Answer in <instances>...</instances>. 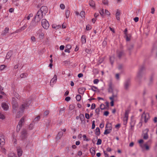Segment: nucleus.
<instances>
[{
  "mask_svg": "<svg viewBox=\"0 0 157 157\" xmlns=\"http://www.w3.org/2000/svg\"><path fill=\"white\" fill-rule=\"evenodd\" d=\"M81 41L82 44H85L86 42V36L84 35H82L81 37Z\"/></svg>",
  "mask_w": 157,
  "mask_h": 157,
  "instance_id": "obj_24",
  "label": "nucleus"
},
{
  "mask_svg": "<svg viewBox=\"0 0 157 157\" xmlns=\"http://www.w3.org/2000/svg\"><path fill=\"white\" fill-rule=\"evenodd\" d=\"M71 99V98L69 97H66L65 98V100L66 101H69Z\"/></svg>",
  "mask_w": 157,
  "mask_h": 157,
  "instance_id": "obj_61",
  "label": "nucleus"
},
{
  "mask_svg": "<svg viewBox=\"0 0 157 157\" xmlns=\"http://www.w3.org/2000/svg\"><path fill=\"white\" fill-rule=\"evenodd\" d=\"M71 48V45L68 44H67L66 47V48L70 50Z\"/></svg>",
  "mask_w": 157,
  "mask_h": 157,
  "instance_id": "obj_50",
  "label": "nucleus"
},
{
  "mask_svg": "<svg viewBox=\"0 0 157 157\" xmlns=\"http://www.w3.org/2000/svg\"><path fill=\"white\" fill-rule=\"evenodd\" d=\"M31 41L33 42H35L36 40L35 38L33 36H32L31 37Z\"/></svg>",
  "mask_w": 157,
  "mask_h": 157,
  "instance_id": "obj_60",
  "label": "nucleus"
},
{
  "mask_svg": "<svg viewBox=\"0 0 157 157\" xmlns=\"http://www.w3.org/2000/svg\"><path fill=\"white\" fill-rule=\"evenodd\" d=\"M70 11L69 10H67L66 11V16L67 19L68 17H69L70 14Z\"/></svg>",
  "mask_w": 157,
  "mask_h": 157,
  "instance_id": "obj_30",
  "label": "nucleus"
},
{
  "mask_svg": "<svg viewBox=\"0 0 157 157\" xmlns=\"http://www.w3.org/2000/svg\"><path fill=\"white\" fill-rule=\"evenodd\" d=\"M82 137L83 138L84 140L86 141H88L89 140L87 138L86 136L85 135H83L82 136Z\"/></svg>",
  "mask_w": 157,
  "mask_h": 157,
  "instance_id": "obj_44",
  "label": "nucleus"
},
{
  "mask_svg": "<svg viewBox=\"0 0 157 157\" xmlns=\"http://www.w3.org/2000/svg\"><path fill=\"white\" fill-rule=\"evenodd\" d=\"M5 143L4 138L3 137H1L0 138V145L1 148H2V146Z\"/></svg>",
  "mask_w": 157,
  "mask_h": 157,
  "instance_id": "obj_19",
  "label": "nucleus"
},
{
  "mask_svg": "<svg viewBox=\"0 0 157 157\" xmlns=\"http://www.w3.org/2000/svg\"><path fill=\"white\" fill-rule=\"evenodd\" d=\"M130 82L129 81H127L124 83V88L126 89H127L130 85Z\"/></svg>",
  "mask_w": 157,
  "mask_h": 157,
  "instance_id": "obj_23",
  "label": "nucleus"
},
{
  "mask_svg": "<svg viewBox=\"0 0 157 157\" xmlns=\"http://www.w3.org/2000/svg\"><path fill=\"white\" fill-rule=\"evenodd\" d=\"M67 24L65 23H63L62 25V26L61 25H57L56 24L52 25V27L53 29H65L66 27Z\"/></svg>",
  "mask_w": 157,
  "mask_h": 157,
  "instance_id": "obj_5",
  "label": "nucleus"
},
{
  "mask_svg": "<svg viewBox=\"0 0 157 157\" xmlns=\"http://www.w3.org/2000/svg\"><path fill=\"white\" fill-rule=\"evenodd\" d=\"M75 107V106L71 104L69 105L68 108L70 110H72L74 109Z\"/></svg>",
  "mask_w": 157,
  "mask_h": 157,
  "instance_id": "obj_33",
  "label": "nucleus"
},
{
  "mask_svg": "<svg viewBox=\"0 0 157 157\" xmlns=\"http://www.w3.org/2000/svg\"><path fill=\"white\" fill-rule=\"evenodd\" d=\"M78 91L80 94H82L84 92V91H82V89L81 88L79 89Z\"/></svg>",
  "mask_w": 157,
  "mask_h": 157,
  "instance_id": "obj_47",
  "label": "nucleus"
},
{
  "mask_svg": "<svg viewBox=\"0 0 157 157\" xmlns=\"http://www.w3.org/2000/svg\"><path fill=\"white\" fill-rule=\"evenodd\" d=\"M33 16V14L32 13H30V14L27 17V19L28 20H29L30 19V17H32Z\"/></svg>",
  "mask_w": 157,
  "mask_h": 157,
  "instance_id": "obj_53",
  "label": "nucleus"
},
{
  "mask_svg": "<svg viewBox=\"0 0 157 157\" xmlns=\"http://www.w3.org/2000/svg\"><path fill=\"white\" fill-rule=\"evenodd\" d=\"M97 89V87L94 86H91V89L94 91H96V90Z\"/></svg>",
  "mask_w": 157,
  "mask_h": 157,
  "instance_id": "obj_37",
  "label": "nucleus"
},
{
  "mask_svg": "<svg viewBox=\"0 0 157 157\" xmlns=\"http://www.w3.org/2000/svg\"><path fill=\"white\" fill-rule=\"evenodd\" d=\"M24 121V118L23 117L20 121L18 124L17 125V132H19L22 125Z\"/></svg>",
  "mask_w": 157,
  "mask_h": 157,
  "instance_id": "obj_9",
  "label": "nucleus"
},
{
  "mask_svg": "<svg viewBox=\"0 0 157 157\" xmlns=\"http://www.w3.org/2000/svg\"><path fill=\"white\" fill-rule=\"evenodd\" d=\"M33 128V124H30L29 127V128L30 129H32Z\"/></svg>",
  "mask_w": 157,
  "mask_h": 157,
  "instance_id": "obj_57",
  "label": "nucleus"
},
{
  "mask_svg": "<svg viewBox=\"0 0 157 157\" xmlns=\"http://www.w3.org/2000/svg\"><path fill=\"white\" fill-rule=\"evenodd\" d=\"M31 103V100L26 101L23 102V104L20 106L18 112L17 113L16 117L19 118L21 116L25 109L29 108Z\"/></svg>",
  "mask_w": 157,
  "mask_h": 157,
  "instance_id": "obj_1",
  "label": "nucleus"
},
{
  "mask_svg": "<svg viewBox=\"0 0 157 157\" xmlns=\"http://www.w3.org/2000/svg\"><path fill=\"white\" fill-rule=\"evenodd\" d=\"M149 119V116L148 113H144L142 115L141 119L145 123H147Z\"/></svg>",
  "mask_w": 157,
  "mask_h": 157,
  "instance_id": "obj_7",
  "label": "nucleus"
},
{
  "mask_svg": "<svg viewBox=\"0 0 157 157\" xmlns=\"http://www.w3.org/2000/svg\"><path fill=\"white\" fill-rule=\"evenodd\" d=\"M99 82V80L98 79H95L94 81V83L95 84H97Z\"/></svg>",
  "mask_w": 157,
  "mask_h": 157,
  "instance_id": "obj_59",
  "label": "nucleus"
},
{
  "mask_svg": "<svg viewBox=\"0 0 157 157\" xmlns=\"http://www.w3.org/2000/svg\"><path fill=\"white\" fill-rule=\"evenodd\" d=\"M85 51L87 53L89 54H91L92 52V50L90 49H86Z\"/></svg>",
  "mask_w": 157,
  "mask_h": 157,
  "instance_id": "obj_34",
  "label": "nucleus"
},
{
  "mask_svg": "<svg viewBox=\"0 0 157 157\" xmlns=\"http://www.w3.org/2000/svg\"><path fill=\"white\" fill-rule=\"evenodd\" d=\"M127 31L128 30H124V33L125 34V37L126 38V40L127 41H129L130 40L131 34L130 33H128Z\"/></svg>",
  "mask_w": 157,
  "mask_h": 157,
  "instance_id": "obj_11",
  "label": "nucleus"
},
{
  "mask_svg": "<svg viewBox=\"0 0 157 157\" xmlns=\"http://www.w3.org/2000/svg\"><path fill=\"white\" fill-rule=\"evenodd\" d=\"M11 53L10 52H8L6 56V57L7 59H9L11 56Z\"/></svg>",
  "mask_w": 157,
  "mask_h": 157,
  "instance_id": "obj_39",
  "label": "nucleus"
},
{
  "mask_svg": "<svg viewBox=\"0 0 157 157\" xmlns=\"http://www.w3.org/2000/svg\"><path fill=\"white\" fill-rule=\"evenodd\" d=\"M144 142V140L142 139H140L138 141V142L140 144V147L141 145H144L143 143Z\"/></svg>",
  "mask_w": 157,
  "mask_h": 157,
  "instance_id": "obj_45",
  "label": "nucleus"
},
{
  "mask_svg": "<svg viewBox=\"0 0 157 157\" xmlns=\"http://www.w3.org/2000/svg\"><path fill=\"white\" fill-rule=\"evenodd\" d=\"M109 114V112L108 111H106L104 112V115L106 116H107Z\"/></svg>",
  "mask_w": 157,
  "mask_h": 157,
  "instance_id": "obj_58",
  "label": "nucleus"
},
{
  "mask_svg": "<svg viewBox=\"0 0 157 157\" xmlns=\"http://www.w3.org/2000/svg\"><path fill=\"white\" fill-rule=\"evenodd\" d=\"M105 106L104 104H101V105L100 107L101 109L103 110L105 108Z\"/></svg>",
  "mask_w": 157,
  "mask_h": 157,
  "instance_id": "obj_48",
  "label": "nucleus"
},
{
  "mask_svg": "<svg viewBox=\"0 0 157 157\" xmlns=\"http://www.w3.org/2000/svg\"><path fill=\"white\" fill-rule=\"evenodd\" d=\"M76 98L77 101H79L81 100V96L80 95L78 94L76 96Z\"/></svg>",
  "mask_w": 157,
  "mask_h": 157,
  "instance_id": "obj_31",
  "label": "nucleus"
},
{
  "mask_svg": "<svg viewBox=\"0 0 157 157\" xmlns=\"http://www.w3.org/2000/svg\"><path fill=\"white\" fill-rule=\"evenodd\" d=\"M121 13L120 11L119 10H117V12L116 14V19L117 20H119L120 19V15Z\"/></svg>",
  "mask_w": 157,
  "mask_h": 157,
  "instance_id": "obj_22",
  "label": "nucleus"
},
{
  "mask_svg": "<svg viewBox=\"0 0 157 157\" xmlns=\"http://www.w3.org/2000/svg\"><path fill=\"white\" fill-rule=\"evenodd\" d=\"M34 21L33 20H32L30 24V27L32 28H33V27L37 25H38V22H37L36 20Z\"/></svg>",
  "mask_w": 157,
  "mask_h": 157,
  "instance_id": "obj_18",
  "label": "nucleus"
},
{
  "mask_svg": "<svg viewBox=\"0 0 157 157\" xmlns=\"http://www.w3.org/2000/svg\"><path fill=\"white\" fill-rule=\"evenodd\" d=\"M129 112V111L128 110H126L125 112L124 116L123 118V123L124 124V125H126L127 123Z\"/></svg>",
  "mask_w": 157,
  "mask_h": 157,
  "instance_id": "obj_8",
  "label": "nucleus"
},
{
  "mask_svg": "<svg viewBox=\"0 0 157 157\" xmlns=\"http://www.w3.org/2000/svg\"><path fill=\"white\" fill-rule=\"evenodd\" d=\"M63 133L61 131L59 132L57 137H56V139L59 140L63 136Z\"/></svg>",
  "mask_w": 157,
  "mask_h": 157,
  "instance_id": "obj_21",
  "label": "nucleus"
},
{
  "mask_svg": "<svg viewBox=\"0 0 157 157\" xmlns=\"http://www.w3.org/2000/svg\"><path fill=\"white\" fill-rule=\"evenodd\" d=\"M43 14L41 12L38 11L37 13L34 18L35 20H36L37 22H39L41 19L43 17Z\"/></svg>",
  "mask_w": 157,
  "mask_h": 157,
  "instance_id": "obj_4",
  "label": "nucleus"
},
{
  "mask_svg": "<svg viewBox=\"0 0 157 157\" xmlns=\"http://www.w3.org/2000/svg\"><path fill=\"white\" fill-rule=\"evenodd\" d=\"M39 11L41 12L43 15H45L48 12V8L47 6H42Z\"/></svg>",
  "mask_w": 157,
  "mask_h": 157,
  "instance_id": "obj_10",
  "label": "nucleus"
},
{
  "mask_svg": "<svg viewBox=\"0 0 157 157\" xmlns=\"http://www.w3.org/2000/svg\"><path fill=\"white\" fill-rule=\"evenodd\" d=\"M5 118V117L4 114L0 112V119H4Z\"/></svg>",
  "mask_w": 157,
  "mask_h": 157,
  "instance_id": "obj_40",
  "label": "nucleus"
},
{
  "mask_svg": "<svg viewBox=\"0 0 157 157\" xmlns=\"http://www.w3.org/2000/svg\"><path fill=\"white\" fill-rule=\"evenodd\" d=\"M102 2L104 5L107 6L108 5V2L107 0H102Z\"/></svg>",
  "mask_w": 157,
  "mask_h": 157,
  "instance_id": "obj_35",
  "label": "nucleus"
},
{
  "mask_svg": "<svg viewBox=\"0 0 157 157\" xmlns=\"http://www.w3.org/2000/svg\"><path fill=\"white\" fill-rule=\"evenodd\" d=\"M148 138V135L147 133H145L144 134L143 138L144 139L146 140Z\"/></svg>",
  "mask_w": 157,
  "mask_h": 157,
  "instance_id": "obj_49",
  "label": "nucleus"
},
{
  "mask_svg": "<svg viewBox=\"0 0 157 157\" xmlns=\"http://www.w3.org/2000/svg\"><path fill=\"white\" fill-rule=\"evenodd\" d=\"M99 12L100 15L102 16H104V15L105 14V12L104 11V10L103 9H100L99 10Z\"/></svg>",
  "mask_w": 157,
  "mask_h": 157,
  "instance_id": "obj_28",
  "label": "nucleus"
},
{
  "mask_svg": "<svg viewBox=\"0 0 157 157\" xmlns=\"http://www.w3.org/2000/svg\"><path fill=\"white\" fill-rule=\"evenodd\" d=\"M9 30H4L3 31V32L2 33V34L4 35L6 34V33H8V31Z\"/></svg>",
  "mask_w": 157,
  "mask_h": 157,
  "instance_id": "obj_63",
  "label": "nucleus"
},
{
  "mask_svg": "<svg viewBox=\"0 0 157 157\" xmlns=\"http://www.w3.org/2000/svg\"><path fill=\"white\" fill-rule=\"evenodd\" d=\"M90 153L92 155H95V151L94 150L93 148L90 150Z\"/></svg>",
  "mask_w": 157,
  "mask_h": 157,
  "instance_id": "obj_38",
  "label": "nucleus"
},
{
  "mask_svg": "<svg viewBox=\"0 0 157 157\" xmlns=\"http://www.w3.org/2000/svg\"><path fill=\"white\" fill-rule=\"evenodd\" d=\"M14 98L13 97L12 98V111L13 113H16L17 110L18 109V104L17 102L15 99L16 98L17 99L20 98V95L17 93H15L14 94Z\"/></svg>",
  "mask_w": 157,
  "mask_h": 157,
  "instance_id": "obj_2",
  "label": "nucleus"
},
{
  "mask_svg": "<svg viewBox=\"0 0 157 157\" xmlns=\"http://www.w3.org/2000/svg\"><path fill=\"white\" fill-rule=\"evenodd\" d=\"M85 117L86 118L88 119L90 118L89 115L88 113H86L85 114Z\"/></svg>",
  "mask_w": 157,
  "mask_h": 157,
  "instance_id": "obj_62",
  "label": "nucleus"
},
{
  "mask_svg": "<svg viewBox=\"0 0 157 157\" xmlns=\"http://www.w3.org/2000/svg\"><path fill=\"white\" fill-rule=\"evenodd\" d=\"M57 81V76L56 75H55L53 78L51 80L50 84L51 86H53L54 84Z\"/></svg>",
  "mask_w": 157,
  "mask_h": 157,
  "instance_id": "obj_15",
  "label": "nucleus"
},
{
  "mask_svg": "<svg viewBox=\"0 0 157 157\" xmlns=\"http://www.w3.org/2000/svg\"><path fill=\"white\" fill-rule=\"evenodd\" d=\"M102 142L101 140L100 139H98L97 143V144L98 145H100L101 144Z\"/></svg>",
  "mask_w": 157,
  "mask_h": 157,
  "instance_id": "obj_43",
  "label": "nucleus"
},
{
  "mask_svg": "<svg viewBox=\"0 0 157 157\" xmlns=\"http://www.w3.org/2000/svg\"><path fill=\"white\" fill-rule=\"evenodd\" d=\"M117 54L118 57L119 58H121L124 55L123 51L122 50H118L117 52Z\"/></svg>",
  "mask_w": 157,
  "mask_h": 157,
  "instance_id": "obj_17",
  "label": "nucleus"
},
{
  "mask_svg": "<svg viewBox=\"0 0 157 157\" xmlns=\"http://www.w3.org/2000/svg\"><path fill=\"white\" fill-rule=\"evenodd\" d=\"M27 76V74L26 73H23L20 75V77L21 78H25Z\"/></svg>",
  "mask_w": 157,
  "mask_h": 157,
  "instance_id": "obj_36",
  "label": "nucleus"
},
{
  "mask_svg": "<svg viewBox=\"0 0 157 157\" xmlns=\"http://www.w3.org/2000/svg\"><path fill=\"white\" fill-rule=\"evenodd\" d=\"M41 25L43 28L45 29H47L49 26V24L48 21L45 19L42 20Z\"/></svg>",
  "mask_w": 157,
  "mask_h": 157,
  "instance_id": "obj_6",
  "label": "nucleus"
},
{
  "mask_svg": "<svg viewBox=\"0 0 157 157\" xmlns=\"http://www.w3.org/2000/svg\"><path fill=\"white\" fill-rule=\"evenodd\" d=\"M95 104L94 103H93L91 106V109H95Z\"/></svg>",
  "mask_w": 157,
  "mask_h": 157,
  "instance_id": "obj_52",
  "label": "nucleus"
},
{
  "mask_svg": "<svg viewBox=\"0 0 157 157\" xmlns=\"http://www.w3.org/2000/svg\"><path fill=\"white\" fill-rule=\"evenodd\" d=\"M91 29V27L90 25H86V29Z\"/></svg>",
  "mask_w": 157,
  "mask_h": 157,
  "instance_id": "obj_64",
  "label": "nucleus"
},
{
  "mask_svg": "<svg viewBox=\"0 0 157 157\" xmlns=\"http://www.w3.org/2000/svg\"><path fill=\"white\" fill-rule=\"evenodd\" d=\"M117 68L119 70H121L123 68V66L121 64H119Z\"/></svg>",
  "mask_w": 157,
  "mask_h": 157,
  "instance_id": "obj_42",
  "label": "nucleus"
},
{
  "mask_svg": "<svg viewBox=\"0 0 157 157\" xmlns=\"http://www.w3.org/2000/svg\"><path fill=\"white\" fill-rule=\"evenodd\" d=\"M60 6L61 9L63 10L65 9V6L63 4H61Z\"/></svg>",
  "mask_w": 157,
  "mask_h": 157,
  "instance_id": "obj_54",
  "label": "nucleus"
},
{
  "mask_svg": "<svg viewBox=\"0 0 157 157\" xmlns=\"http://www.w3.org/2000/svg\"><path fill=\"white\" fill-rule=\"evenodd\" d=\"M44 36V33H41L39 34V38L40 39H42L43 38Z\"/></svg>",
  "mask_w": 157,
  "mask_h": 157,
  "instance_id": "obj_32",
  "label": "nucleus"
},
{
  "mask_svg": "<svg viewBox=\"0 0 157 157\" xmlns=\"http://www.w3.org/2000/svg\"><path fill=\"white\" fill-rule=\"evenodd\" d=\"M115 60V57L113 56H112L110 57V61L112 65L114 61Z\"/></svg>",
  "mask_w": 157,
  "mask_h": 157,
  "instance_id": "obj_27",
  "label": "nucleus"
},
{
  "mask_svg": "<svg viewBox=\"0 0 157 157\" xmlns=\"http://www.w3.org/2000/svg\"><path fill=\"white\" fill-rule=\"evenodd\" d=\"M49 113V111L48 110H46L44 112V115L45 116H47Z\"/></svg>",
  "mask_w": 157,
  "mask_h": 157,
  "instance_id": "obj_56",
  "label": "nucleus"
},
{
  "mask_svg": "<svg viewBox=\"0 0 157 157\" xmlns=\"http://www.w3.org/2000/svg\"><path fill=\"white\" fill-rule=\"evenodd\" d=\"M136 123L135 121L134 120H131L130 123V130L133 131L134 129V127Z\"/></svg>",
  "mask_w": 157,
  "mask_h": 157,
  "instance_id": "obj_14",
  "label": "nucleus"
},
{
  "mask_svg": "<svg viewBox=\"0 0 157 157\" xmlns=\"http://www.w3.org/2000/svg\"><path fill=\"white\" fill-rule=\"evenodd\" d=\"M2 107L5 111H7L9 108L8 104L6 102L2 103Z\"/></svg>",
  "mask_w": 157,
  "mask_h": 157,
  "instance_id": "obj_13",
  "label": "nucleus"
},
{
  "mask_svg": "<svg viewBox=\"0 0 157 157\" xmlns=\"http://www.w3.org/2000/svg\"><path fill=\"white\" fill-rule=\"evenodd\" d=\"M27 136V132L26 130L25 129H23L21 133V138L23 140L26 138Z\"/></svg>",
  "mask_w": 157,
  "mask_h": 157,
  "instance_id": "obj_12",
  "label": "nucleus"
},
{
  "mask_svg": "<svg viewBox=\"0 0 157 157\" xmlns=\"http://www.w3.org/2000/svg\"><path fill=\"white\" fill-rule=\"evenodd\" d=\"M85 14V12L82 11L80 13V15L82 17H84Z\"/></svg>",
  "mask_w": 157,
  "mask_h": 157,
  "instance_id": "obj_46",
  "label": "nucleus"
},
{
  "mask_svg": "<svg viewBox=\"0 0 157 157\" xmlns=\"http://www.w3.org/2000/svg\"><path fill=\"white\" fill-rule=\"evenodd\" d=\"M140 147L143 149H145L147 150H149V147L146 144L144 145H141Z\"/></svg>",
  "mask_w": 157,
  "mask_h": 157,
  "instance_id": "obj_20",
  "label": "nucleus"
},
{
  "mask_svg": "<svg viewBox=\"0 0 157 157\" xmlns=\"http://www.w3.org/2000/svg\"><path fill=\"white\" fill-rule=\"evenodd\" d=\"M95 134L96 135L99 136L100 134V129L99 128H97L96 129Z\"/></svg>",
  "mask_w": 157,
  "mask_h": 157,
  "instance_id": "obj_29",
  "label": "nucleus"
},
{
  "mask_svg": "<svg viewBox=\"0 0 157 157\" xmlns=\"http://www.w3.org/2000/svg\"><path fill=\"white\" fill-rule=\"evenodd\" d=\"M90 5L92 7H94L95 6V3L94 1L93 0H91L89 2Z\"/></svg>",
  "mask_w": 157,
  "mask_h": 157,
  "instance_id": "obj_26",
  "label": "nucleus"
},
{
  "mask_svg": "<svg viewBox=\"0 0 157 157\" xmlns=\"http://www.w3.org/2000/svg\"><path fill=\"white\" fill-rule=\"evenodd\" d=\"M18 156L19 157L21 156L22 154L23 151L21 148L18 147L17 148Z\"/></svg>",
  "mask_w": 157,
  "mask_h": 157,
  "instance_id": "obj_16",
  "label": "nucleus"
},
{
  "mask_svg": "<svg viewBox=\"0 0 157 157\" xmlns=\"http://www.w3.org/2000/svg\"><path fill=\"white\" fill-rule=\"evenodd\" d=\"M142 75V72L141 71H140L138 72L137 74V77L138 78H140Z\"/></svg>",
  "mask_w": 157,
  "mask_h": 157,
  "instance_id": "obj_41",
  "label": "nucleus"
},
{
  "mask_svg": "<svg viewBox=\"0 0 157 157\" xmlns=\"http://www.w3.org/2000/svg\"><path fill=\"white\" fill-rule=\"evenodd\" d=\"M155 47H154L152 49V52L155 53L157 56V42L155 44Z\"/></svg>",
  "mask_w": 157,
  "mask_h": 157,
  "instance_id": "obj_25",
  "label": "nucleus"
},
{
  "mask_svg": "<svg viewBox=\"0 0 157 157\" xmlns=\"http://www.w3.org/2000/svg\"><path fill=\"white\" fill-rule=\"evenodd\" d=\"M112 126L111 123H108L106 124L105 130L104 133L105 135L109 133L112 131Z\"/></svg>",
  "mask_w": 157,
  "mask_h": 157,
  "instance_id": "obj_3",
  "label": "nucleus"
},
{
  "mask_svg": "<svg viewBox=\"0 0 157 157\" xmlns=\"http://www.w3.org/2000/svg\"><path fill=\"white\" fill-rule=\"evenodd\" d=\"M105 14H106V15L109 16L110 14V13L106 10H105Z\"/></svg>",
  "mask_w": 157,
  "mask_h": 157,
  "instance_id": "obj_51",
  "label": "nucleus"
},
{
  "mask_svg": "<svg viewBox=\"0 0 157 157\" xmlns=\"http://www.w3.org/2000/svg\"><path fill=\"white\" fill-rule=\"evenodd\" d=\"M15 156V155L13 153H10L8 155V157H13Z\"/></svg>",
  "mask_w": 157,
  "mask_h": 157,
  "instance_id": "obj_55",
  "label": "nucleus"
}]
</instances>
